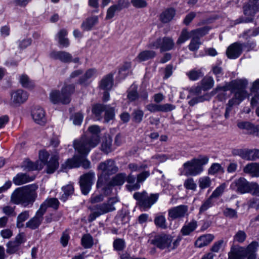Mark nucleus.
<instances>
[{
	"instance_id": "de8ad7c7",
	"label": "nucleus",
	"mask_w": 259,
	"mask_h": 259,
	"mask_svg": "<svg viewBox=\"0 0 259 259\" xmlns=\"http://www.w3.org/2000/svg\"><path fill=\"white\" fill-rule=\"evenodd\" d=\"M112 138L110 136L106 137L101 145L102 150L106 153L110 152L112 151Z\"/></svg>"
},
{
	"instance_id": "864d4df0",
	"label": "nucleus",
	"mask_w": 259,
	"mask_h": 259,
	"mask_svg": "<svg viewBox=\"0 0 259 259\" xmlns=\"http://www.w3.org/2000/svg\"><path fill=\"white\" fill-rule=\"evenodd\" d=\"M149 167L148 164L142 163L138 164L136 163H131L128 165V168L131 172L138 171L141 170L146 169Z\"/></svg>"
},
{
	"instance_id": "2eb2a0df",
	"label": "nucleus",
	"mask_w": 259,
	"mask_h": 259,
	"mask_svg": "<svg viewBox=\"0 0 259 259\" xmlns=\"http://www.w3.org/2000/svg\"><path fill=\"white\" fill-rule=\"evenodd\" d=\"M95 178V174L93 172H88L80 177L79 184L82 194L87 195L89 193Z\"/></svg>"
},
{
	"instance_id": "aec40b11",
	"label": "nucleus",
	"mask_w": 259,
	"mask_h": 259,
	"mask_svg": "<svg viewBox=\"0 0 259 259\" xmlns=\"http://www.w3.org/2000/svg\"><path fill=\"white\" fill-rule=\"evenodd\" d=\"M259 247V243L256 241H253L246 247H242V251L244 256L246 259H256V252Z\"/></svg>"
},
{
	"instance_id": "ea45409f",
	"label": "nucleus",
	"mask_w": 259,
	"mask_h": 259,
	"mask_svg": "<svg viewBox=\"0 0 259 259\" xmlns=\"http://www.w3.org/2000/svg\"><path fill=\"white\" fill-rule=\"evenodd\" d=\"M210 27L208 26H204L202 28H198L190 32L191 36L195 37L197 39H200V37L206 35L210 30Z\"/></svg>"
},
{
	"instance_id": "6ab92c4d",
	"label": "nucleus",
	"mask_w": 259,
	"mask_h": 259,
	"mask_svg": "<svg viewBox=\"0 0 259 259\" xmlns=\"http://www.w3.org/2000/svg\"><path fill=\"white\" fill-rule=\"evenodd\" d=\"M188 207L187 205H180L169 209L168 211V217L171 220L184 218L187 215Z\"/></svg>"
},
{
	"instance_id": "39448f33",
	"label": "nucleus",
	"mask_w": 259,
	"mask_h": 259,
	"mask_svg": "<svg viewBox=\"0 0 259 259\" xmlns=\"http://www.w3.org/2000/svg\"><path fill=\"white\" fill-rule=\"evenodd\" d=\"M180 240V238L174 239L171 234L162 232L155 235L151 243L159 249L169 252L178 247Z\"/></svg>"
},
{
	"instance_id": "69168bd1",
	"label": "nucleus",
	"mask_w": 259,
	"mask_h": 259,
	"mask_svg": "<svg viewBox=\"0 0 259 259\" xmlns=\"http://www.w3.org/2000/svg\"><path fill=\"white\" fill-rule=\"evenodd\" d=\"M187 76L189 79L192 80H196L198 79L203 75L202 72L200 70H192L187 73Z\"/></svg>"
},
{
	"instance_id": "37998d69",
	"label": "nucleus",
	"mask_w": 259,
	"mask_h": 259,
	"mask_svg": "<svg viewBox=\"0 0 259 259\" xmlns=\"http://www.w3.org/2000/svg\"><path fill=\"white\" fill-rule=\"evenodd\" d=\"M62 190L63 194L60 197V199L64 202L73 193L74 188L72 185L69 184L62 187Z\"/></svg>"
},
{
	"instance_id": "c756f323",
	"label": "nucleus",
	"mask_w": 259,
	"mask_h": 259,
	"mask_svg": "<svg viewBox=\"0 0 259 259\" xmlns=\"http://www.w3.org/2000/svg\"><path fill=\"white\" fill-rule=\"evenodd\" d=\"M214 239L213 235L208 234L199 237L195 242V246L197 247H202L208 245Z\"/></svg>"
},
{
	"instance_id": "7ed1b4c3",
	"label": "nucleus",
	"mask_w": 259,
	"mask_h": 259,
	"mask_svg": "<svg viewBox=\"0 0 259 259\" xmlns=\"http://www.w3.org/2000/svg\"><path fill=\"white\" fill-rule=\"evenodd\" d=\"M37 185L31 184L16 189L12 194L11 200L15 204H21L24 207L32 205L37 197Z\"/></svg>"
},
{
	"instance_id": "6e6552de",
	"label": "nucleus",
	"mask_w": 259,
	"mask_h": 259,
	"mask_svg": "<svg viewBox=\"0 0 259 259\" xmlns=\"http://www.w3.org/2000/svg\"><path fill=\"white\" fill-rule=\"evenodd\" d=\"M242 9L244 16L237 20L238 23H252L256 14L259 12V0H249L243 5Z\"/></svg>"
},
{
	"instance_id": "ddd939ff",
	"label": "nucleus",
	"mask_w": 259,
	"mask_h": 259,
	"mask_svg": "<svg viewBox=\"0 0 259 259\" xmlns=\"http://www.w3.org/2000/svg\"><path fill=\"white\" fill-rule=\"evenodd\" d=\"M159 194H151L148 195L145 192L135 193L134 194V198L139 201L140 205L144 209L150 208L151 206L154 204L158 200Z\"/></svg>"
},
{
	"instance_id": "9d476101",
	"label": "nucleus",
	"mask_w": 259,
	"mask_h": 259,
	"mask_svg": "<svg viewBox=\"0 0 259 259\" xmlns=\"http://www.w3.org/2000/svg\"><path fill=\"white\" fill-rule=\"evenodd\" d=\"M175 43L173 39L169 37H158L151 39L148 48L153 49H159L161 52H165L174 49Z\"/></svg>"
},
{
	"instance_id": "cd10ccee",
	"label": "nucleus",
	"mask_w": 259,
	"mask_h": 259,
	"mask_svg": "<svg viewBox=\"0 0 259 259\" xmlns=\"http://www.w3.org/2000/svg\"><path fill=\"white\" fill-rule=\"evenodd\" d=\"M59 204L60 203L57 198H48L41 204L39 209L45 213L48 207H52L55 209H57Z\"/></svg>"
},
{
	"instance_id": "bf43d9fd",
	"label": "nucleus",
	"mask_w": 259,
	"mask_h": 259,
	"mask_svg": "<svg viewBox=\"0 0 259 259\" xmlns=\"http://www.w3.org/2000/svg\"><path fill=\"white\" fill-rule=\"evenodd\" d=\"M199 186L201 189L209 187L211 185V180L208 177H202L199 179Z\"/></svg>"
},
{
	"instance_id": "338daca9",
	"label": "nucleus",
	"mask_w": 259,
	"mask_h": 259,
	"mask_svg": "<svg viewBox=\"0 0 259 259\" xmlns=\"http://www.w3.org/2000/svg\"><path fill=\"white\" fill-rule=\"evenodd\" d=\"M144 116V112L142 110H135L133 113V120L136 123L142 121Z\"/></svg>"
},
{
	"instance_id": "4468645a",
	"label": "nucleus",
	"mask_w": 259,
	"mask_h": 259,
	"mask_svg": "<svg viewBox=\"0 0 259 259\" xmlns=\"http://www.w3.org/2000/svg\"><path fill=\"white\" fill-rule=\"evenodd\" d=\"M9 105L13 107H17L25 103L28 99V93L23 90L19 89L11 92Z\"/></svg>"
},
{
	"instance_id": "dca6fc26",
	"label": "nucleus",
	"mask_w": 259,
	"mask_h": 259,
	"mask_svg": "<svg viewBox=\"0 0 259 259\" xmlns=\"http://www.w3.org/2000/svg\"><path fill=\"white\" fill-rule=\"evenodd\" d=\"M49 57L52 59L59 60L64 63H68L71 62L76 63L79 62L78 58L73 59L72 55L65 51H52L50 53Z\"/></svg>"
},
{
	"instance_id": "79ce46f5",
	"label": "nucleus",
	"mask_w": 259,
	"mask_h": 259,
	"mask_svg": "<svg viewBox=\"0 0 259 259\" xmlns=\"http://www.w3.org/2000/svg\"><path fill=\"white\" fill-rule=\"evenodd\" d=\"M67 34V31L65 29L60 30L57 34L59 43L63 47L67 48L69 45V42L66 36Z\"/></svg>"
},
{
	"instance_id": "412c9836",
	"label": "nucleus",
	"mask_w": 259,
	"mask_h": 259,
	"mask_svg": "<svg viewBox=\"0 0 259 259\" xmlns=\"http://www.w3.org/2000/svg\"><path fill=\"white\" fill-rule=\"evenodd\" d=\"M237 126L241 130H245L248 135L259 137V124L255 125L251 122L242 121L237 123Z\"/></svg>"
},
{
	"instance_id": "f8f14e48",
	"label": "nucleus",
	"mask_w": 259,
	"mask_h": 259,
	"mask_svg": "<svg viewBox=\"0 0 259 259\" xmlns=\"http://www.w3.org/2000/svg\"><path fill=\"white\" fill-rule=\"evenodd\" d=\"M118 201L116 197L110 198L107 203H104L96 206L95 210L89 217V222L94 221L97 217L101 214L115 210L114 204Z\"/></svg>"
},
{
	"instance_id": "f257e3e1",
	"label": "nucleus",
	"mask_w": 259,
	"mask_h": 259,
	"mask_svg": "<svg viewBox=\"0 0 259 259\" xmlns=\"http://www.w3.org/2000/svg\"><path fill=\"white\" fill-rule=\"evenodd\" d=\"M39 161L33 162L30 161H25L23 167L26 170H40L43 168L44 164L47 166L46 172L53 174L59 167L58 153L52 154L51 156L46 150H41L39 152Z\"/></svg>"
},
{
	"instance_id": "0e129e2a",
	"label": "nucleus",
	"mask_w": 259,
	"mask_h": 259,
	"mask_svg": "<svg viewBox=\"0 0 259 259\" xmlns=\"http://www.w3.org/2000/svg\"><path fill=\"white\" fill-rule=\"evenodd\" d=\"M105 106L106 107L104 110L105 111V120L106 122H108L114 117V109L108 105H105Z\"/></svg>"
},
{
	"instance_id": "f704fd0d",
	"label": "nucleus",
	"mask_w": 259,
	"mask_h": 259,
	"mask_svg": "<svg viewBox=\"0 0 259 259\" xmlns=\"http://www.w3.org/2000/svg\"><path fill=\"white\" fill-rule=\"evenodd\" d=\"M155 55L156 53L154 51L145 50L140 52L135 58V60L139 62L145 61L153 58Z\"/></svg>"
},
{
	"instance_id": "5fc2aeb1",
	"label": "nucleus",
	"mask_w": 259,
	"mask_h": 259,
	"mask_svg": "<svg viewBox=\"0 0 259 259\" xmlns=\"http://www.w3.org/2000/svg\"><path fill=\"white\" fill-rule=\"evenodd\" d=\"M190 37H191L190 32H188L186 29H183L177 41V44L181 45L189 39Z\"/></svg>"
},
{
	"instance_id": "a878e982",
	"label": "nucleus",
	"mask_w": 259,
	"mask_h": 259,
	"mask_svg": "<svg viewBox=\"0 0 259 259\" xmlns=\"http://www.w3.org/2000/svg\"><path fill=\"white\" fill-rule=\"evenodd\" d=\"M22 242V237L21 235H17L14 241H10L7 243V252L10 254L14 253L19 249V246Z\"/></svg>"
},
{
	"instance_id": "680f3d73",
	"label": "nucleus",
	"mask_w": 259,
	"mask_h": 259,
	"mask_svg": "<svg viewBox=\"0 0 259 259\" xmlns=\"http://www.w3.org/2000/svg\"><path fill=\"white\" fill-rule=\"evenodd\" d=\"M226 189V184L225 183L218 187L209 196L213 200L214 198H218L222 195Z\"/></svg>"
},
{
	"instance_id": "09e8293b",
	"label": "nucleus",
	"mask_w": 259,
	"mask_h": 259,
	"mask_svg": "<svg viewBox=\"0 0 259 259\" xmlns=\"http://www.w3.org/2000/svg\"><path fill=\"white\" fill-rule=\"evenodd\" d=\"M126 179V175L124 173H120L113 178L111 181L112 185H122Z\"/></svg>"
},
{
	"instance_id": "20e7f679",
	"label": "nucleus",
	"mask_w": 259,
	"mask_h": 259,
	"mask_svg": "<svg viewBox=\"0 0 259 259\" xmlns=\"http://www.w3.org/2000/svg\"><path fill=\"white\" fill-rule=\"evenodd\" d=\"M88 131L92 134L91 137H83L79 140L74 141L73 143L75 150L81 154L89 153L91 149L95 147L100 141L99 134L101 131L99 126L96 125L90 126Z\"/></svg>"
},
{
	"instance_id": "13d9d810",
	"label": "nucleus",
	"mask_w": 259,
	"mask_h": 259,
	"mask_svg": "<svg viewBox=\"0 0 259 259\" xmlns=\"http://www.w3.org/2000/svg\"><path fill=\"white\" fill-rule=\"evenodd\" d=\"M151 159L152 161L150 162L149 164H148L149 166L153 164H157L160 162H164L166 160V157L164 155L157 154L153 156Z\"/></svg>"
},
{
	"instance_id": "4be33fe9",
	"label": "nucleus",
	"mask_w": 259,
	"mask_h": 259,
	"mask_svg": "<svg viewBox=\"0 0 259 259\" xmlns=\"http://www.w3.org/2000/svg\"><path fill=\"white\" fill-rule=\"evenodd\" d=\"M147 110L151 112H168L175 109V106L170 104H155L151 103L146 106Z\"/></svg>"
},
{
	"instance_id": "a211bd4d",
	"label": "nucleus",
	"mask_w": 259,
	"mask_h": 259,
	"mask_svg": "<svg viewBox=\"0 0 259 259\" xmlns=\"http://www.w3.org/2000/svg\"><path fill=\"white\" fill-rule=\"evenodd\" d=\"M248 182L244 178L240 177L239 179H235L232 182L230 186V189L234 190L238 193H247V189L248 188Z\"/></svg>"
},
{
	"instance_id": "c9c22d12",
	"label": "nucleus",
	"mask_w": 259,
	"mask_h": 259,
	"mask_svg": "<svg viewBox=\"0 0 259 259\" xmlns=\"http://www.w3.org/2000/svg\"><path fill=\"white\" fill-rule=\"evenodd\" d=\"M98 23V16H94L87 18L81 24V28L85 31L90 30Z\"/></svg>"
},
{
	"instance_id": "e433bc0d",
	"label": "nucleus",
	"mask_w": 259,
	"mask_h": 259,
	"mask_svg": "<svg viewBox=\"0 0 259 259\" xmlns=\"http://www.w3.org/2000/svg\"><path fill=\"white\" fill-rule=\"evenodd\" d=\"M33 178L25 174L20 173L13 178V182L16 185H21L33 181Z\"/></svg>"
},
{
	"instance_id": "e2e57ef3",
	"label": "nucleus",
	"mask_w": 259,
	"mask_h": 259,
	"mask_svg": "<svg viewBox=\"0 0 259 259\" xmlns=\"http://www.w3.org/2000/svg\"><path fill=\"white\" fill-rule=\"evenodd\" d=\"M113 245L114 250L116 251H121L124 248L125 243L124 240L118 238L114 241Z\"/></svg>"
},
{
	"instance_id": "a19ab883",
	"label": "nucleus",
	"mask_w": 259,
	"mask_h": 259,
	"mask_svg": "<svg viewBox=\"0 0 259 259\" xmlns=\"http://www.w3.org/2000/svg\"><path fill=\"white\" fill-rule=\"evenodd\" d=\"M175 15V11L172 8L164 11L160 15V19L163 23H167L172 19Z\"/></svg>"
},
{
	"instance_id": "f3484780",
	"label": "nucleus",
	"mask_w": 259,
	"mask_h": 259,
	"mask_svg": "<svg viewBox=\"0 0 259 259\" xmlns=\"http://www.w3.org/2000/svg\"><path fill=\"white\" fill-rule=\"evenodd\" d=\"M214 84L212 77L210 76L205 77L201 81V87L197 86L191 90V93L193 95H202V91L204 92L211 89Z\"/></svg>"
},
{
	"instance_id": "4c0bfd02",
	"label": "nucleus",
	"mask_w": 259,
	"mask_h": 259,
	"mask_svg": "<svg viewBox=\"0 0 259 259\" xmlns=\"http://www.w3.org/2000/svg\"><path fill=\"white\" fill-rule=\"evenodd\" d=\"M97 72L95 69H89L78 80L80 84H85L86 81L90 79L95 77L97 76Z\"/></svg>"
},
{
	"instance_id": "2f4dec72",
	"label": "nucleus",
	"mask_w": 259,
	"mask_h": 259,
	"mask_svg": "<svg viewBox=\"0 0 259 259\" xmlns=\"http://www.w3.org/2000/svg\"><path fill=\"white\" fill-rule=\"evenodd\" d=\"M244 171L246 174H250L252 177H259V163L247 164L244 168Z\"/></svg>"
},
{
	"instance_id": "72a5a7b5",
	"label": "nucleus",
	"mask_w": 259,
	"mask_h": 259,
	"mask_svg": "<svg viewBox=\"0 0 259 259\" xmlns=\"http://www.w3.org/2000/svg\"><path fill=\"white\" fill-rule=\"evenodd\" d=\"M150 174L149 171H144L137 176V182L133 186H127L128 187L129 190L131 191L135 190L140 188V186L139 184L145 181L148 178Z\"/></svg>"
},
{
	"instance_id": "6e6d98bb",
	"label": "nucleus",
	"mask_w": 259,
	"mask_h": 259,
	"mask_svg": "<svg viewBox=\"0 0 259 259\" xmlns=\"http://www.w3.org/2000/svg\"><path fill=\"white\" fill-rule=\"evenodd\" d=\"M105 108H106L105 105L101 104H97L93 107L92 112L96 116L97 120L100 119L102 113L105 110Z\"/></svg>"
},
{
	"instance_id": "3c124183",
	"label": "nucleus",
	"mask_w": 259,
	"mask_h": 259,
	"mask_svg": "<svg viewBox=\"0 0 259 259\" xmlns=\"http://www.w3.org/2000/svg\"><path fill=\"white\" fill-rule=\"evenodd\" d=\"M214 201L211 197H209L207 199L204 201L199 208V213H202L206 211L208 209L212 207L213 205Z\"/></svg>"
},
{
	"instance_id": "052dcab7",
	"label": "nucleus",
	"mask_w": 259,
	"mask_h": 259,
	"mask_svg": "<svg viewBox=\"0 0 259 259\" xmlns=\"http://www.w3.org/2000/svg\"><path fill=\"white\" fill-rule=\"evenodd\" d=\"M184 186L186 189L192 191H195L197 188V184L192 178H189L184 181Z\"/></svg>"
},
{
	"instance_id": "1a4fd4ad",
	"label": "nucleus",
	"mask_w": 259,
	"mask_h": 259,
	"mask_svg": "<svg viewBox=\"0 0 259 259\" xmlns=\"http://www.w3.org/2000/svg\"><path fill=\"white\" fill-rule=\"evenodd\" d=\"M98 168L100 173L97 184L98 188L102 187L104 181L107 177L115 174L118 170L115 161L112 159H108L100 163Z\"/></svg>"
},
{
	"instance_id": "7c9ffc66",
	"label": "nucleus",
	"mask_w": 259,
	"mask_h": 259,
	"mask_svg": "<svg viewBox=\"0 0 259 259\" xmlns=\"http://www.w3.org/2000/svg\"><path fill=\"white\" fill-rule=\"evenodd\" d=\"M113 86V75L108 74L104 77L100 83V88L104 91H109Z\"/></svg>"
},
{
	"instance_id": "58836bf2",
	"label": "nucleus",
	"mask_w": 259,
	"mask_h": 259,
	"mask_svg": "<svg viewBox=\"0 0 259 259\" xmlns=\"http://www.w3.org/2000/svg\"><path fill=\"white\" fill-rule=\"evenodd\" d=\"M197 227V222L195 220H192L182 227L181 229V233L183 235H188L192 232L194 231Z\"/></svg>"
},
{
	"instance_id": "4d7b16f0",
	"label": "nucleus",
	"mask_w": 259,
	"mask_h": 259,
	"mask_svg": "<svg viewBox=\"0 0 259 259\" xmlns=\"http://www.w3.org/2000/svg\"><path fill=\"white\" fill-rule=\"evenodd\" d=\"M190 43L188 46V48L191 51H196L198 50L201 44L200 39H197L194 37H191Z\"/></svg>"
},
{
	"instance_id": "bb28decb",
	"label": "nucleus",
	"mask_w": 259,
	"mask_h": 259,
	"mask_svg": "<svg viewBox=\"0 0 259 259\" xmlns=\"http://www.w3.org/2000/svg\"><path fill=\"white\" fill-rule=\"evenodd\" d=\"M253 149H234L232 150V154L234 156H239L242 159L247 160H252V154Z\"/></svg>"
},
{
	"instance_id": "8fccbe9b",
	"label": "nucleus",
	"mask_w": 259,
	"mask_h": 259,
	"mask_svg": "<svg viewBox=\"0 0 259 259\" xmlns=\"http://www.w3.org/2000/svg\"><path fill=\"white\" fill-rule=\"evenodd\" d=\"M247 189V193H250L253 196H259V185L257 183H249Z\"/></svg>"
},
{
	"instance_id": "f03ea898",
	"label": "nucleus",
	"mask_w": 259,
	"mask_h": 259,
	"mask_svg": "<svg viewBox=\"0 0 259 259\" xmlns=\"http://www.w3.org/2000/svg\"><path fill=\"white\" fill-rule=\"evenodd\" d=\"M248 81L246 78H237L228 82V91H230L233 97L228 102V117L229 108L235 105H239L249 97L246 91Z\"/></svg>"
},
{
	"instance_id": "b1692460",
	"label": "nucleus",
	"mask_w": 259,
	"mask_h": 259,
	"mask_svg": "<svg viewBox=\"0 0 259 259\" xmlns=\"http://www.w3.org/2000/svg\"><path fill=\"white\" fill-rule=\"evenodd\" d=\"M242 51L241 43L234 42L228 47V58L236 59L239 57Z\"/></svg>"
},
{
	"instance_id": "c85d7f7f",
	"label": "nucleus",
	"mask_w": 259,
	"mask_h": 259,
	"mask_svg": "<svg viewBox=\"0 0 259 259\" xmlns=\"http://www.w3.org/2000/svg\"><path fill=\"white\" fill-rule=\"evenodd\" d=\"M242 249V246H232L228 259H245Z\"/></svg>"
},
{
	"instance_id": "473e14b6",
	"label": "nucleus",
	"mask_w": 259,
	"mask_h": 259,
	"mask_svg": "<svg viewBox=\"0 0 259 259\" xmlns=\"http://www.w3.org/2000/svg\"><path fill=\"white\" fill-rule=\"evenodd\" d=\"M123 8V4L121 1H119L117 4L110 6L107 11L106 19H111L114 16L116 12H119Z\"/></svg>"
},
{
	"instance_id": "5701e85b",
	"label": "nucleus",
	"mask_w": 259,
	"mask_h": 259,
	"mask_svg": "<svg viewBox=\"0 0 259 259\" xmlns=\"http://www.w3.org/2000/svg\"><path fill=\"white\" fill-rule=\"evenodd\" d=\"M31 116L34 121L38 124L44 125L47 122L45 111L41 107H35L32 110Z\"/></svg>"
},
{
	"instance_id": "774afa93",
	"label": "nucleus",
	"mask_w": 259,
	"mask_h": 259,
	"mask_svg": "<svg viewBox=\"0 0 259 259\" xmlns=\"http://www.w3.org/2000/svg\"><path fill=\"white\" fill-rule=\"evenodd\" d=\"M224 172V170L221 165L217 163L212 164L208 169V174L210 175H214L218 172Z\"/></svg>"
},
{
	"instance_id": "603ef678",
	"label": "nucleus",
	"mask_w": 259,
	"mask_h": 259,
	"mask_svg": "<svg viewBox=\"0 0 259 259\" xmlns=\"http://www.w3.org/2000/svg\"><path fill=\"white\" fill-rule=\"evenodd\" d=\"M29 217V211H24L19 214L17 219V226L18 228H22L23 226V223Z\"/></svg>"
},
{
	"instance_id": "423d86ee",
	"label": "nucleus",
	"mask_w": 259,
	"mask_h": 259,
	"mask_svg": "<svg viewBox=\"0 0 259 259\" xmlns=\"http://www.w3.org/2000/svg\"><path fill=\"white\" fill-rule=\"evenodd\" d=\"M208 158L206 156L194 158L183 164L182 174L185 176H196L203 171V166L208 162Z\"/></svg>"
},
{
	"instance_id": "0eeeda50",
	"label": "nucleus",
	"mask_w": 259,
	"mask_h": 259,
	"mask_svg": "<svg viewBox=\"0 0 259 259\" xmlns=\"http://www.w3.org/2000/svg\"><path fill=\"white\" fill-rule=\"evenodd\" d=\"M75 87L73 84H65L61 91L55 90L50 93V101L54 104H67L71 101V95L73 93Z\"/></svg>"
},
{
	"instance_id": "a18cd8bd",
	"label": "nucleus",
	"mask_w": 259,
	"mask_h": 259,
	"mask_svg": "<svg viewBox=\"0 0 259 259\" xmlns=\"http://www.w3.org/2000/svg\"><path fill=\"white\" fill-rule=\"evenodd\" d=\"M155 225L162 229H165L167 228L166 220L163 215L159 214L156 216L154 219Z\"/></svg>"
},
{
	"instance_id": "393cba45",
	"label": "nucleus",
	"mask_w": 259,
	"mask_h": 259,
	"mask_svg": "<svg viewBox=\"0 0 259 259\" xmlns=\"http://www.w3.org/2000/svg\"><path fill=\"white\" fill-rule=\"evenodd\" d=\"M45 213L39 208L34 217L26 223V227L31 229L37 228L43 220V215Z\"/></svg>"
},
{
	"instance_id": "49530a36",
	"label": "nucleus",
	"mask_w": 259,
	"mask_h": 259,
	"mask_svg": "<svg viewBox=\"0 0 259 259\" xmlns=\"http://www.w3.org/2000/svg\"><path fill=\"white\" fill-rule=\"evenodd\" d=\"M93 238L92 236L87 234L83 235L81 238V244L85 248H90L93 245Z\"/></svg>"
},
{
	"instance_id": "c03bdc74",
	"label": "nucleus",
	"mask_w": 259,
	"mask_h": 259,
	"mask_svg": "<svg viewBox=\"0 0 259 259\" xmlns=\"http://www.w3.org/2000/svg\"><path fill=\"white\" fill-rule=\"evenodd\" d=\"M227 87L218 86L215 90L214 93L217 95V98L221 101H225L226 99Z\"/></svg>"
},
{
	"instance_id": "9b49d317",
	"label": "nucleus",
	"mask_w": 259,
	"mask_h": 259,
	"mask_svg": "<svg viewBox=\"0 0 259 259\" xmlns=\"http://www.w3.org/2000/svg\"><path fill=\"white\" fill-rule=\"evenodd\" d=\"M81 156H74L71 159H68L66 162L62 164V170L70 169L74 167H78L81 165L84 168L87 169L90 167V162L87 160L85 156L87 154H81L78 152Z\"/></svg>"
}]
</instances>
